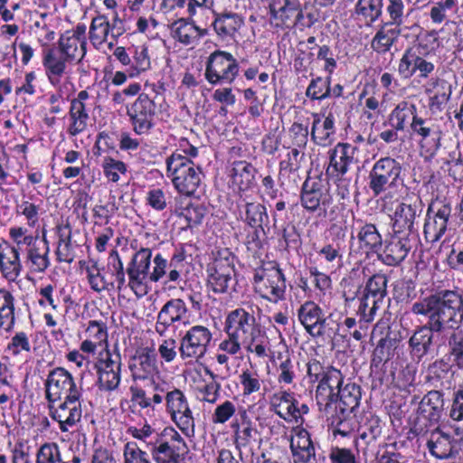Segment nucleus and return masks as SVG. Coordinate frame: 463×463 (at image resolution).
<instances>
[{"mask_svg": "<svg viewBox=\"0 0 463 463\" xmlns=\"http://www.w3.org/2000/svg\"><path fill=\"white\" fill-rule=\"evenodd\" d=\"M411 311L428 318L426 324L414 330L408 341L411 355L419 363L431 351L435 335H445L460 327L463 294L458 290H439L414 302Z\"/></svg>", "mask_w": 463, "mask_h": 463, "instance_id": "obj_1", "label": "nucleus"}, {"mask_svg": "<svg viewBox=\"0 0 463 463\" xmlns=\"http://www.w3.org/2000/svg\"><path fill=\"white\" fill-rule=\"evenodd\" d=\"M57 44V50H47L43 59L47 78L52 86L60 84L61 78L66 71V63H80L86 55L82 53L81 43L65 33L61 34Z\"/></svg>", "mask_w": 463, "mask_h": 463, "instance_id": "obj_2", "label": "nucleus"}, {"mask_svg": "<svg viewBox=\"0 0 463 463\" xmlns=\"http://www.w3.org/2000/svg\"><path fill=\"white\" fill-rule=\"evenodd\" d=\"M166 175L175 188L185 195H193L202 184L203 172L199 166L178 150L166 158Z\"/></svg>", "mask_w": 463, "mask_h": 463, "instance_id": "obj_3", "label": "nucleus"}, {"mask_svg": "<svg viewBox=\"0 0 463 463\" xmlns=\"http://www.w3.org/2000/svg\"><path fill=\"white\" fill-rule=\"evenodd\" d=\"M212 262L207 265V286L214 293H230L237 283L234 267L235 256L229 249L213 252Z\"/></svg>", "mask_w": 463, "mask_h": 463, "instance_id": "obj_4", "label": "nucleus"}, {"mask_svg": "<svg viewBox=\"0 0 463 463\" xmlns=\"http://www.w3.org/2000/svg\"><path fill=\"white\" fill-rule=\"evenodd\" d=\"M402 164L391 156L377 160L368 175V186L373 196L392 193L402 184Z\"/></svg>", "mask_w": 463, "mask_h": 463, "instance_id": "obj_5", "label": "nucleus"}, {"mask_svg": "<svg viewBox=\"0 0 463 463\" xmlns=\"http://www.w3.org/2000/svg\"><path fill=\"white\" fill-rule=\"evenodd\" d=\"M427 49V45L417 43L404 51L398 63V73L402 79L426 80L433 74L437 60Z\"/></svg>", "mask_w": 463, "mask_h": 463, "instance_id": "obj_6", "label": "nucleus"}, {"mask_svg": "<svg viewBox=\"0 0 463 463\" xmlns=\"http://www.w3.org/2000/svg\"><path fill=\"white\" fill-rule=\"evenodd\" d=\"M444 411L443 393L430 391L420 402L412 431L417 436H425L430 428L438 427Z\"/></svg>", "mask_w": 463, "mask_h": 463, "instance_id": "obj_7", "label": "nucleus"}, {"mask_svg": "<svg viewBox=\"0 0 463 463\" xmlns=\"http://www.w3.org/2000/svg\"><path fill=\"white\" fill-rule=\"evenodd\" d=\"M253 287L256 293L269 302L278 303L285 299L286 279L277 266L256 269Z\"/></svg>", "mask_w": 463, "mask_h": 463, "instance_id": "obj_8", "label": "nucleus"}, {"mask_svg": "<svg viewBox=\"0 0 463 463\" xmlns=\"http://www.w3.org/2000/svg\"><path fill=\"white\" fill-rule=\"evenodd\" d=\"M239 72V64L232 53L216 50L206 61L204 77L212 85L232 83Z\"/></svg>", "mask_w": 463, "mask_h": 463, "instance_id": "obj_9", "label": "nucleus"}, {"mask_svg": "<svg viewBox=\"0 0 463 463\" xmlns=\"http://www.w3.org/2000/svg\"><path fill=\"white\" fill-rule=\"evenodd\" d=\"M44 387L48 403H55L62 398L82 396V388L77 385L72 374L63 367H56L49 372Z\"/></svg>", "mask_w": 463, "mask_h": 463, "instance_id": "obj_10", "label": "nucleus"}, {"mask_svg": "<svg viewBox=\"0 0 463 463\" xmlns=\"http://www.w3.org/2000/svg\"><path fill=\"white\" fill-rule=\"evenodd\" d=\"M300 203L307 213L326 216L327 208L333 203V196L319 178L308 177L301 187Z\"/></svg>", "mask_w": 463, "mask_h": 463, "instance_id": "obj_11", "label": "nucleus"}, {"mask_svg": "<svg viewBox=\"0 0 463 463\" xmlns=\"http://www.w3.org/2000/svg\"><path fill=\"white\" fill-rule=\"evenodd\" d=\"M212 337L213 335L206 326L190 327L180 339L178 351L181 359L187 364L203 359L207 353Z\"/></svg>", "mask_w": 463, "mask_h": 463, "instance_id": "obj_12", "label": "nucleus"}, {"mask_svg": "<svg viewBox=\"0 0 463 463\" xmlns=\"http://www.w3.org/2000/svg\"><path fill=\"white\" fill-rule=\"evenodd\" d=\"M261 330L257 324L253 312L242 307L231 311L224 322V332L233 338L243 340V344L250 345L255 339V335Z\"/></svg>", "mask_w": 463, "mask_h": 463, "instance_id": "obj_13", "label": "nucleus"}, {"mask_svg": "<svg viewBox=\"0 0 463 463\" xmlns=\"http://www.w3.org/2000/svg\"><path fill=\"white\" fill-rule=\"evenodd\" d=\"M152 251L148 248H142L137 251L126 269L128 277V286L138 298L147 293V280H149V269Z\"/></svg>", "mask_w": 463, "mask_h": 463, "instance_id": "obj_14", "label": "nucleus"}, {"mask_svg": "<svg viewBox=\"0 0 463 463\" xmlns=\"http://www.w3.org/2000/svg\"><path fill=\"white\" fill-rule=\"evenodd\" d=\"M410 130L411 135L420 137V145L429 156L433 157L437 155L441 146L443 134L435 120L419 117L414 118V122L410 123Z\"/></svg>", "mask_w": 463, "mask_h": 463, "instance_id": "obj_15", "label": "nucleus"}, {"mask_svg": "<svg viewBox=\"0 0 463 463\" xmlns=\"http://www.w3.org/2000/svg\"><path fill=\"white\" fill-rule=\"evenodd\" d=\"M422 212L421 201L415 198L413 202L401 203L395 209L392 218V232L397 234L408 235L415 239L417 229L415 228L416 219Z\"/></svg>", "mask_w": 463, "mask_h": 463, "instance_id": "obj_16", "label": "nucleus"}, {"mask_svg": "<svg viewBox=\"0 0 463 463\" xmlns=\"http://www.w3.org/2000/svg\"><path fill=\"white\" fill-rule=\"evenodd\" d=\"M133 125L134 131L138 134L147 133L153 127L156 115V103L146 93H141L127 111Z\"/></svg>", "mask_w": 463, "mask_h": 463, "instance_id": "obj_17", "label": "nucleus"}, {"mask_svg": "<svg viewBox=\"0 0 463 463\" xmlns=\"http://www.w3.org/2000/svg\"><path fill=\"white\" fill-rule=\"evenodd\" d=\"M166 409L178 428L186 435L193 430L194 420L187 400L179 389L168 392L165 396Z\"/></svg>", "mask_w": 463, "mask_h": 463, "instance_id": "obj_18", "label": "nucleus"}, {"mask_svg": "<svg viewBox=\"0 0 463 463\" xmlns=\"http://www.w3.org/2000/svg\"><path fill=\"white\" fill-rule=\"evenodd\" d=\"M80 398L81 396L64 398L58 406L54 403L48 404L50 416L58 421L62 432L68 431L80 420L82 416Z\"/></svg>", "mask_w": 463, "mask_h": 463, "instance_id": "obj_19", "label": "nucleus"}, {"mask_svg": "<svg viewBox=\"0 0 463 463\" xmlns=\"http://www.w3.org/2000/svg\"><path fill=\"white\" fill-rule=\"evenodd\" d=\"M354 151L355 147L348 143H338L333 149H330L326 175L335 181L343 182L344 175L354 163Z\"/></svg>", "mask_w": 463, "mask_h": 463, "instance_id": "obj_20", "label": "nucleus"}, {"mask_svg": "<svg viewBox=\"0 0 463 463\" xmlns=\"http://www.w3.org/2000/svg\"><path fill=\"white\" fill-rule=\"evenodd\" d=\"M298 317L306 331L314 337L327 333V318L322 308L314 301H306L298 310Z\"/></svg>", "mask_w": 463, "mask_h": 463, "instance_id": "obj_21", "label": "nucleus"}, {"mask_svg": "<svg viewBox=\"0 0 463 463\" xmlns=\"http://www.w3.org/2000/svg\"><path fill=\"white\" fill-rule=\"evenodd\" d=\"M188 312L185 302L181 298H171L165 302L157 313L155 330L160 336H165L171 326L182 322Z\"/></svg>", "mask_w": 463, "mask_h": 463, "instance_id": "obj_22", "label": "nucleus"}, {"mask_svg": "<svg viewBox=\"0 0 463 463\" xmlns=\"http://www.w3.org/2000/svg\"><path fill=\"white\" fill-rule=\"evenodd\" d=\"M415 239L404 234H392L382 253L378 254V260L388 266H397L407 257L412 248V241Z\"/></svg>", "mask_w": 463, "mask_h": 463, "instance_id": "obj_23", "label": "nucleus"}, {"mask_svg": "<svg viewBox=\"0 0 463 463\" xmlns=\"http://www.w3.org/2000/svg\"><path fill=\"white\" fill-rule=\"evenodd\" d=\"M90 95L87 90H80L77 97L71 100L69 109V121L70 125L67 132L71 137H76L82 133L88 126L90 118L86 100Z\"/></svg>", "mask_w": 463, "mask_h": 463, "instance_id": "obj_24", "label": "nucleus"}, {"mask_svg": "<svg viewBox=\"0 0 463 463\" xmlns=\"http://www.w3.org/2000/svg\"><path fill=\"white\" fill-rule=\"evenodd\" d=\"M129 369L134 380H145L154 374L157 371L155 350L146 347L137 351Z\"/></svg>", "mask_w": 463, "mask_h": 463, "instance_id": "obj_25", "label": "nucleus"}, {"mask_svg": "<svg viewBox=\"0 0 463 463\" xmlns=\"http://www.w3.org/2000/svg\"><path fill=\"white\" fill-rule=\"evenodd\" d=\"M172 37L184 45H190L207 34L206 29L195 25L192 17L180 18L170 25Z\"/></svg>", "mask_w": 463, "mask_h": 463, "instance_id": "obj_26", "label": "nucleus"}, {"mask_svg": "<svg viewBox=\"0 0 463 463\" xmlns=\"http://www.w3.org/2000/svg\"><path fill=\"white\" fill-rule=\"evenodd\" d=\"M343 387V375L335 368H328L321 378L317 389V397L325 402L328 407L336 402L335 392Z\"/></svg>", "mask_w": 463, "mask_h": 463, "instance_id": "obj_27", "label": "nucleus"}, {"mask_svg": "<svg viewBox=\"0 0 463 463\" xmlns=\"http://www.w3.org/2000/svg\"><path fill=\"white\" fill-rule=\"evenodd\" d=\"M290 450L294 463H311L316 458V449L307 430H299L290 439Z\"/></svg>", "mask_w": 463, "mask_h": 463, "instance_id": "obj_28", "label": "nucleus"}, {"mask_svg": "<svg viewBox=\"0 0 463 463\" xmlns=\"http://www.w3.org/2000/svg\"><path fill=\"white\" fill-rule=\"evenodd\" d=\"M356 222L359 224L356 234L359 248L366 255L378 253L383 246V237L376 225L362 220H357Z\"/></svg>", "mask_w": 463, "mask_h": 463, "instance_id": "obj_29", "label": "nucleus"}, {"mask_svg": "<svg viewBox=\"0 0 463 463\" xmlns=\"http://www.w3.org/2000/svg\"><path fill=\"white\" fill-rule=\"evenodd\" d=\"M213 14V30L218 37L222 40L234 38L235 33L244 24L243 18L237 13L224 11L222 13L214 12Z\"/></svg>", "mask_w": 463, "mask_h": 463, "instance_id": "obj_30", "label": "nucleus"}, {"mask_svg": "<svg viewBox=\"0 0 463 463\" xmlns=\"http://www.w3.org/2000/svg\"><path fill=\"white\" fill-rule=\"evenodd\" d=\"M313 123L311 128V139L320 146H327L334 142L335 135V118L329 114L322 118L319 114H313Z\"/></svg>", "mask_w": 463, "mask_h": 463, "instance_id": "obj_31", "label": "nucleus"}, {"mask_svg": "<svg viewBox=\"0 0 463 463\" xmlns=\"http://www.w3.org/2000/svg\"><path fill=\"white\" fill-rule=\"evenodd\" d=\"M147 446L156 463H185L187 453L180 450L178 447L170 446L167 442H162L155 438L147 443Z\"/></svg>", "mask_w": 463, "mask_h": 463, "instance_id": "obj_32", "label": "nucleus"}, {"mask_svg": "<svg viewBox=\"0 0 463 463\" xmlns=\"http://www.w3.org/2000/svg\"><path fill=\"white\" fill-rule=\"evenodd\" d=\"M427 438V448L437 458L445 459L452 457L453 439L449 434L441 431L438 427L430 428Z\"/></svg>", "mask_w": 463, "mask_h": 463, "instance_id": "obj_33", "label": "nucleus"}, {"mask_svg": "<svg viewBox=\"0 0 463 463\" xmlns=\"http://www.w3.org/2000/svg\"><path fill=\"white\" fill-rule=\"evenodd\" d=\"M401 35L399 26L383 23L371 41V48L379 54H385L398 42Z\"/></svg>", "mask_w": 463, "mask_h": 463, "instance_id": "obj_34", "label": "nucleus"}, {"mask_svg": "<svg viewBox=\"0 0 463 463\" xmlns=\"http://www.w3.org/2000/svg\"><path fill=\"white\" fill-rule=\"evenodd\" d=\"M299 4V0H270V19L274 21L275 26L278 28L288 27Z\"/></svg>", "mask_w": 463, "mask_h": 463, "instance_id": "obj_35", "label": "nucleus"}, {"mask_svg": "<svg viewBox=\"0 0 463 463\" xmlns=\"http://www.w3.org/2000/svg\"><path fill=\"white\" fill-rule=\"evenodd\" d=\"M356 445L361 442L367 446L375 441L382 433L381 420L372 412L364 413L359 421Z\"/></svg>", "mask_w": 463, "mask_h": 463, "instance_id": "obj_36", "label": "nucleus"}, {"mask_svg": "<svg viewBox=\"0 0 463 463\" xmlns=\"http://www.w3.org/2000/svg\"><path fill=\"white\" fill-rule=\"evenodd\" d=\"M0 270L9 282L16 281L22 271L20 253L15 247L0 250Z\"/></svg>", "mask_w": 463, "mask_h": 463, "instance_id": "obj_37", "label": "nucleus"}, {"mask_svg": "<svg viewBox=\"0 0 463 463\" xmlns=\"http://www.w3.org/2000/svg\"><path fill=\"white\" fill-rule=\"evenodd\" d=\"M338 404L335 410L353 413L358 408L361 401V388L354 383H348L335 392Z\"/></svg>", "mask_w": 463, "mask_h": 463, "instance_id": "obj_38", "label": "nucleus"}, {"mask_svg": "<svg viewBox=\"0 0 463 463\" xmlns=\"http://www.w3.org/2000/svg\"><path fill=\"white\" fill-rule=\"evenodd\" d=\"M257 170L246 161L235 162L232 169V182L239 191H247L255 184Z\"/></svg>", "mask_w": 463, "mask_h": 463, "instance_id": "obj_39", "label": "nucleus"}, {"mask_svg": "<svg viewBox=\"0 0 463 463\" xmlns=\"http://www.w3.org/2000/svg\"><path fill=\"white\" fill-rule=\"evenodd\" d=\"M419 117L415 104L402 101L392 110L389 121L392 128L403 131L408 124L414 122V118Z\"/></svg>", "mask_w": 463, "mask_h": 463, "instance_id": "obj_40", "label": "nucleus"}, {"mask_svg": "<svg viewBox=\"0 0 463 463\" xmlns=\"http://www.w3.org/2000/svg\"><path fill=\"white\" fill-rule=\"evenodd\" d=\"M383 0H358L354 6L356 19L372 25L383 14Z\"/></svg>", "mask_w": 463, "mask_h": 463, "instance_id": "obj_41", "label": "nucleus"}, {"mask_svg": "<svg viewBox=\"0 0 463 463\" xmlns=\"http://www.w3.org/2000/svg\"><path fill=\"white\" fill-rule=\"evenodd\" d=\"M297 399L293 392L279 391L270 397V407L273 411L285 420H291Z\"/></svg>", "mask_w": 463, "mask_h": 463, "instance_id": "obj_42", "label": "nucleus"}, {"mask_svg": "<svg viewBox=\"0 0 463 463\" xmlns=\"http://www.w3.org/2000/svg\"><path fill=\"white\" fill-rule=\"evenodd\" d=\"M14 324V298L7 289L0 288V327L9 332Z\"/></svg>", "mask_w": 463, "mask_h": 463, "instance_id": "obj_43", "label": "nucleus"}, {"mask_svg": "<svg viewBox=\"0 0 463 463\" xmlns=\"http://www.w3.org/2000/svg\"><path fill=\"white\" fill-rule=\"evenodd\" d=\"M50 250L47 247L40 246L26 250V261L32 272L43 273L50 266Z\"/></svg>", "mask_w": 463, "mask_h": 463, "instance_id": "obj_44", "label": "nucleus"}, {"mask_svg": "<svg viewBox=\"0 0 463 463\" xmlns=\"http://www.w3.org/2000/svg\"><path fill=\"white\" fill-rule=\"evenodd\" d=\"M245 222L251 228H260L269 223V215L265 205L260 203H245Z\"/></svg>", "mask_w": 463, "mask_h": 463, "instance_id": "obj_45", "label": "nucleus"}, {"mask_svg": "<svg viewBox=\"0 0 463 463\" xmlns=\"http://www.w3.org/2000/svg\"><path fill=\"white\" fill-rule=\"evenodd\" d=\"M90 39L93 43H103L111 34L110 23L105 14H98L92 18L90 26Z\"/></svg>", "mask_w": 463, "mask_h": 463, "instance_id": "obj_46", "label": "nucleus"}, {"mask_svg": "<svg viewBox=\"0 0 463 463\" xmlns=\"http://www.w3.org/2000/svg\"><path fill=\"white\" fill-rule=\"evenodd\" d=\"M59 229V241L56 250L58 261L71 262L73 260L71 250V231L69 223Z\"/></svg>", "mask_w": 463, "mask_h": 463, "instance_id": "obj_47", "label": "nucleus"}, {"mask_svg": "<svg viewBox=\"0 0 463 463\" xmlns=\"http://www.w3.org/2000/svg\"><path fill=\"white\" fill-rule=\"evenodd\" d=\"M448 334L449 354L452 357L453 365L463 370V330L454 329Z\"/></svg>", "mask_w": 463, "mask_h": 463, "instance_id": "obj_48", "label": "nucleus"}, {"mask_svg": "<svg viewBox=\"0 0 463 463\" xmlns=\"http://www.w3.org/2000/svg\"><path fill=\"white\" fill-rule=\"evenodd\" d=\"M352 413H345L339 410H335V413L330 418V425L333 429L334 435H341L347 437L354 430V418Z\"/></svg>", "mask_w": 463, "mask_h": 463, "instance_id": "obj_49", "label": "nucleus"}, {"mask_svg": "<svg viewBox=\"0 0 463 463\" xmlns=\"http://www.w3.org/2000/svg\"><path fill=\"white\" fill-rule=\"evenodd\" d=\"M121 355L118 352L111 353L108 348L104 352L99 353V358L94 364L97 373L106 371L112 372L121 369Z\"/></svg>", "mask_w": 463, "mask_h": 463, "instance_id": "obj_50", "label": "nucleus"}, {"mask_svg": "<svg viewBox=\"0 0 463 463\" xmlns=\"http://www.w3.org/2000/svg\"><path fill=\"white\" fill-rule=\"evenodd\" d=\"M387 283L388 279L385 274H374L367 280L364 292L373 298L384 301L387 296Z\"/></svg>", "mask_w": 463, "mask_h": 463, "instance_id": "obj_51", "label": "nucleus"}, {"mask_svg": "<svg viewBox=\"0 0 463 463\" xmlns=\"http://www.w3.org/2000/svg\"><path fill=\"white\" fill-rule=\"evenodd\" d=\"M330 75L326 79H323L322 77H317L316 79H313L306 90V96L314 100H322L330 97Z\"/></svg>", "mask_w": 463, "mask_h": 463, "instance_id": "obj_52", "label": "nucleus"}, {"mask_svg": "<svg viewBox=\"0 0 463 463\" xmlns=\"http://www.w3.org/2000/svg\"><path fill=\"white\" fill-rule=\"evenodd\" d=\"M436 92L430 99L429 107L432 111H440L451 95V85L445 80L436 81Z\"/></svg>", "mask_w": 463, "mask_h": 463, "instance_id": "obj_53", "label": "nucleus"}, {"mask_svg": "<svg viewBox=\"0 0 463 463\" xmlns=\"http://www.w3.org/2000/svg\"><path fill=\"white\" fill-rule=\"evenodd\" d=\"M394 339L388 336L379 340L373 352L372 365L379 366L382 363L389 361L392 355Z\"/></svg>", "mask_w": 463, "mask_h": 463, "instance_id": "obj_54", "label": "nucleus"}, {"mask_svg": "<svg viewBox=\"0 0 463 463\" xmlns=\"http://www.w3.org/2000/svg\"><path fill=\"white\" fill-rule=\"evenodd\" d=\"M383 300L373 298L369 294L364 292L357 313L365 322H370L373 319L376 311L383 306Z\"/></svg>", "mask_w": 463, "mask_h": 463, "instance_id": "obj_55", "label": "nucleus"}, {"mask_svg": "<svg viewBox=\"0 0 463 463\" xmlns=\"http://www.w3.org/2000/svg\"><path fill=\"white\" fill-rule=\"evenodd\" d=\"M178 215L187 222V227L200 224L205 215L206 209L199 203H189L184 208L177 211Z\"/></svg>", "mask_w": 463, "mask_h": 463, "instance_id": "obj_56", "label": "nucleus"}, {"mask_svg": "<svg viewBox=\"0 0 463 463\" xmlns=\"http://www.w3.org/2000/svg\"><path fill=\"white\" fill-rule=\"evenodd\" d=\"M108 267L118 283V289L121 291L127 287L126 284V270L124 269L123 262L116 250L110 251L108 259Z\"/></svg>", "mask_w": 463, "mask_h": 463, "instance_id": "obj_57", "label": "nucleus"}, {"mask_svg": "<svg viewBox=\"0 0 463 463\" xmlns=\"http://www.w3.org/2000/svg\"><path fill=\"white\" fill-rule=\"evenodd\" d=\"M98 380L97 385L101 392H113L116 391L121 382V369H118L112 372H103L97 373Z\"/></svg>", "mask_w": 463, "mask_h": 463, "instance_id": "obj_58", "label": "nucleus"}, {"mask_svg": "<svg viewBox=\"0 0 463 463\" xmlns=\"http://www.w3.org/2000/svg\"><path fill=\"white\" fill-rule=\"evenodd\" d=\"M105 176L111 182L117 183L120 176L127 172V165L124 162L116 160L110 156H105L101 165Z\"/></svg>", "mask_w": 463, "mask_h": 463, "instance_id": "obj_59", "label": "nucleus"}, {"mask_svg": "<svg viewBox=\"0 0 463 463\" xmlns=\"http://www.w3.org/2000/svg\"><path fill=\"white\" fill-rule=\"evenodd\" d=\"M36 463H66L61 459L59 446L56 443H44L36 454Z\"/></svg>", "mask_w": 463, "mask_h": 463, "instance_id": "obj_60", "label": "nucleus"}, {"mask_svg": "<svg viewBox=\"0 0 463 463\" xmlns=\"http://www.w3.org/2000/svg\"><path fill=\"white\" fill-rule=\"evenodd\" d=\"M448 222L433 216L432 221H427L424 224V235L428 241L432 243L440 240L447 231Z\"/></svg>", "mask_w": 463, "mask_h": 463, "instance_id": "obj_61", "label": "nucleus"}, {"mask_svg": "<svg viewBox=\"0 0 463 463\" xmlns=\"http://www.w3.org/2000/svg\"><path fill=\"white\" fill-rule=\"evenodd\" d=\"M458 9V0H445L433 5L430 12V19L435 24H441L449 12L455 13Z\"/></svg>", "mask_w": 463, "mask_h": 463, "instance_id": "obj_62", "label": "nucleus"}, {"mask_svg": "<svg viewBox=\"0 0 463 463\" xmlns=\"http://www.w3.org/2000/svg\"><path fill=\"white\" fill-rule=\"evenodd\" d=\"M396 443L386 444L383 453H378L374 463H411L410 458L395 450Z\"/></svg>", "mask_w": 463, "mask_h": 463, "instance_id": "obj_63", "label": "nucleus"}, {"mask_svg": "<svg viewBox=\"0 0 463 463\" xmlns=\"http://www.w3.org/2000/svg\"><path fill=\"white\" fill-rule=\"evenodd\" d=\"M125 463H151L148 455L135 442H128L124 448Z\"/></svg>", "mask_w": 463, "mask_h": 463, "instance_id": "obj_64", "label": "nucleus"}]
</instances>
